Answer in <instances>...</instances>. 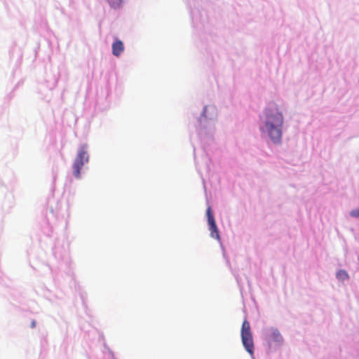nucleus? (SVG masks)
<instances>
[{
	"label": "nucleus",
	"mask_w": 359,
	"mask_h": 359,
	"mask_svg": "<svg viewBox=\"0 0 359 359\" xmlns=\"http://www.w3.org/2000/svg\"><path fill=\"white\" fill-rule=\"evenodd\" d=\"M337 277L338 279L339 280H346L348 278V275L347 273V272L344 270H339L337 273Z\"/></svg>",
	"instance_id": "0eeeda50"
},
{
	"label": "nucleus",
	"mask_w": 359,
	"mask_h": 359,
	"mask_svg": "<svg viewBox=\"0 0 359 359\" xmlns=\"http://www.w3.org/2000/svg\"><path fill=\"white\" fill-rule=\"evenodd\" d=\"M32 327H35V322H34V321H33V322L32 323Z\"/></svg>",
	"instance_id": "f8f14e48"
},
{
	"label": "nucleus",
	"mask_w": 359,
	"mask_h": 359,
	"mask_svg": "<svg viewBox=\"0 0 359 359\" xmlns=\"http://www.w3.org/2000/svg\"><path fill=\"white\" fill-rule=\"evenodd\" d=\"M205 110H206V107H205V108H204L203 114H205Z\"/></svg>",
	"instance_id": "ddd939ff"
},
{
	"label": "nucleus",
	"mask_w": 359,
	"mask_h": 359,
	"mask_svg": "<svg viewBox=\"0 0 359 359\" xmlns=\"http://www.w3.org/2000/svg\"><path fill=\"white\" fill-rule=\"evenodd\" d=\"M88 158L89 156L86 147H81L78 151L77 156L73 164V175L75 177H80L81 170L84 163L88 161Z\"/></svg>",
	"instance_id": "f03ea898"
},
{
	"label": "nucleus",
	"mask_w": 359,
	"mask_h": 359,
	"mask_svg": "<svg viewBox=\"0 0 359 359\" xmlns=\"http://www.w3.org/2000/svg\"><path fill=\"white\" fill-rule=\"evenodd\" d=\"M247 324V320H244L242 325V329H241V337H242V342L244 346V347L247 349V329L245 327V325Z\"/></svg>",
	"instance_id": "423d86ee"
},
{
	"label": "nucleus",
	"mask_w": 359,
	"mask_h": 359,
	"mask_svg": "<svg viewBox=\"0 0 359 359\" xmlns=\"http://www.w3.org/2000/svg\"><path fill=\"white\" fill-rule=\"evenodd\" d=\"M124 50V46L121 41L116 39L112 44V53L114 55L118 57Z\"/></svg>",
	"instance_id": "39448f33"
},
{
	"label": "nucleus",
	"mask_w": 359,
	"mask_h": 359,
	"mask_svg": "<svg viewBox=\"0 0 359 359\" xmlns=\"http://www.w3.org/2000/svg\"><path fill=\"white\" fill-rule=\"evenodd\" d=\"M265 120L264 122H270L274 125L283 126L284 118L282 111L275 103H271L268 105L264 111Z\"/></svg>",
	"instance_id": "f257e3e1"
},
{
	"label": "nucleus",
	"mask_w": 359,
	"mask_h": 359,
	"mask_svg": "<svg viewBox=\"0 0 359 359\" xmlns=\"http://www.w3.org/2000/svg\"><path fill=\"white\" fill-rule=\"evenodd\" d=\"M274 334L276 335V340H278L279 338H281V337L280 336V334L278 333H274Z\"/></svg>",
	"instance_id": "9b49d317"
},
{
	"label": "nucleus",
	"mask_w": 359,
	"mask_h": 359,
	"mask_svg": "<svg viewBox=\"0 0 359 359\" xmlns=\"http://www.w3.org/2000/svg\"><path fill=\"white\" fill-rule=\"evenodd\" d=\"M264 130L273 143H280L283 135V126L264 122Z\"/></svg>",
	"instance_id": "7ed1b4c3"
},
{
	"label": "nucleus",
	"mask_w": 359,
	"mask_h": 359,
	"mask_svg": "<svg viewBox=\"0 0 359 359\" xmlns=\"http://www.w3.org/2000/svg\"><path fill=\"white\" fill-rule=\"evenodd\" d=\"M110 6L113 8H118L122 2V0H107Z\"/></svg>",
	"instance_id": "6e6552de"
},
{
	"label": "nucleus",
	"mask_w": 359,
	"mask_h": 359,
	"mask_svg": "<svg viewBox=\"0 0 359 359\" xmlns=\"http://www.w3.org/2000/svg\"><path fill=\"white\" fill-rule=\"evenodd\" d=\"M350 215L352 217L358 218L359 217V208L358 209L352 210L350 212Z\"/></svg>",
	"instance_id": "1a4fd4ad"
},
{
	"label": "nucleus",
	"mask_w": 359,
	"mask_h": 359,
	"mask_svg": "<svg viewBox=\"0 0 359 359\" xmlns=\"http://www.w3.org/2000/svg\"><path fill=\"white\" fill-rule=\"evenodd\" d=\"M206 215L208 218V223L209 226V231L212 238H215L217 241L220 240V236L217 227L214 214L210 206H208L206 210Z\"/></svg>",
	"instance_id": "20e7f679"
},
{
	"label": "nucleus",
	"mask_w": 359,
	"mask_h": 359,
	"mask_svg": "<svg viewBox=\"0 0 359 359\" xmlns=\"http://www.w3.org/2000/svg\"><path fill=\"white\" fill-rule=\"evenodd\" d=\"M252 342V339H250V333L248 332V353L252 354V344H251Z\"/></svg>",
	"instance_id": "9d476101"
}]
</instances>
